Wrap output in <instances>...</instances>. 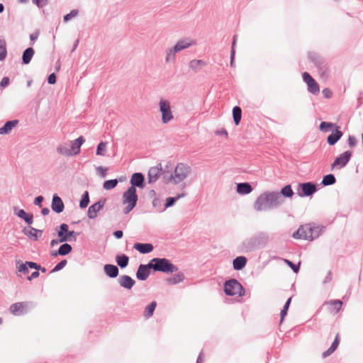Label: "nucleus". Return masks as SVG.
I'll use <instances>...</instances> for the list:
<instances>
[{"label":"nucleus","instance_id":"ddd939ff","mask_svg":"<svg viewBox=\"0 0 363 363\" xmlns=\"http://www.w3.org/2000/svg\"><path fill=\"white\" fill-rule=\"evenodd\" d=\"M105 202V199H100L99 201L90 206L87 211V216L89 218H95L97 216L98 212H99L104 206Z\"/></svg>","mask_w":363,"mask_h":363},{"label":"nucleus","instance_id":"338daca9","mask_svg":"<svg viewBox=\"0 0 363 363\" xmlns=\"http://www.w3.org/2000/svg\"><path fill=\"white\" fill-rule=\"evenodd\" d=\"M332 279H333L332 273L330 271H329L327 276L325 277V278L323 280V284H325L327 283H329L332 280Z\"/></svg>","mask_w":363,"mask_h":363},{"label":"nucleus","instance_id":"3c124183","mask_svg":"<svg viewBox=\"0 0 363 363\" xmlns=\"http://www.w3.org/2000/svg\"><path fill=\"white\" fill-rule=\"evenodd\" d=\"M67 262L66 259L60 261L55 267L52 269L51 272H56L62 269L67 264Z\"/></svg>","mask_w":363,"mask_h":363},{"label":"nucleus","instance_id":"6ab92c4d","mask_svg":"<svg viewBox=\"0 0 363 363\" xmlns=\"http://www.w3.org/2000/svg\"><path fill=\"white\" fill-rule=\"evenodd\" d=\"M85 142V139L83 136H79L74 140L70 142V151L72 154V156L77 155L80 152V147Z\"/></svg>","mask_w":363,"mask_h":363},{"label":"nucleus","instance_id":"4be33fe9","mask_svg":"<svg viewBox=\"0 0 363 363\" xmlns=\"http://www.w3.org/2000/svg\"><path fill=\"white\" fill-rule=\"evenodd\" d=\"M144 176L142 173H134L130 179L131 186L143 188L144 186Z\"/></svg>","mask_w":363,"mask_h":363},{"label":"nucleus","instance_id":"4c0bfd02","mask_svg":"<svg viewBox=\"0 0 363 363\" xmlns=\"http://www.w3.org/2000/svg\"><path fill=\"white\" fill-rule=\"evenodd\" d=\"M325 304L333 306L331 311H334L335 313H338L342 306V302L340 300H330L325 302Z\"/></svg>","mask_w":363,"mask_h":363},{"label":"nucleus","instance_id":"5701e85b","mask_svg":"<svg viewBox=\"0 0 363 363\" xmlns=\"http://www.w3.org/2000/svg\"><path fill=\"white\" fill-rule=\"evenodd\" d=\"M104 273L110 278H116L119 273L117 266L111 264H106L104 267Z\"/></svg>","mask_w":363,"mask_h":363},{"label":"nucleus","instance_id":"423d86ee","mask_svg":"<svg viewBox=\"0 0 363 363\" xmlns=\"http://www.w3.org/2000/svg\"><path fill=\"white\" fill-rule=\"evenodd\" d=\"M224 291L228 296H242L245 294V289L241 284L236 279H232L225 281Z\"/></svg>","mask_w":363,"mask_h":363},{"label":"nucleus","instance_id":"052dcab7","mask_svg":"<svg viewBox=\"0 0 363 363\" xmlns=\"http://www.w3.org/2000/svg\"><path fill=\"white\" fill-rule=\"evenodd\" d=\"M235 45V38H234L233 43V47H232V51H231V62L230 65L231 66H234V57H235V50L234 46Z\"/></svg>","mask_w":363,"mask_h":363},{"label":"nucleus","instance_id":"09e8293b","mask_svg":"<svg viewBox=\"0 0 363 363\" xmlns=\"http://www.w3.org/2000/svg\"><path fill=\"white\" fill-rule=\"evenodd\" d=\"M152 206L155 208V210L158 212H162L164 211V207L162 206V201L159 198H155L152 201Z\"/></svg>","mask_w":363,"mask_h":363},{"label":"nucleus","instance_id":"680f3d73","mask_svg":"<svg viewBox=\"0 0 363 363\" xmlns=\"http://www.w3.org/2000/svg\"><path fill=\"white\" fill-rule=\"evenodd\" d=\"M27 264L30 268L35 269L36 270H39V269H40V265L33 262H27Z\"/></svg>","mask_w":363,"mask_h":363},{"label":"nucleus","instance_id":"f8f14e48","mask_svg":"<svg viewBox=\"0 0 363 363\" xmlns=\"http://www.w3.org/2000/svg\"><path fill=\"white\" fill-rule=\"evenodd\" d=\"M351 156L352 152L348 150L340 155L332 164V169L337 166L340 168L344 167L350 161Z\"/></svg>","mask_w":363,"mask_h":363},{"label":"nucleus","instance_id":"58836bf2","mask_svg":"<svg viewBox=\"0 0 363 363\" xmlns=\"http://www.w3.org/2000/svg\"><path fill=\"white\" fill-rule=\"evenodd\" d=\"M72 250V247L69 244L64 243V244L61 245L60 247H59L58 253L60 255L65 256V255H68L69 252H71Z\"/></svg>","mask_w":363,"mask_h":363},{"label":"nucleus","instance_id":"603ef678","mask_svg":"<svg viewBox=\"0 0 363 363\" xmlns=\"http://www.w3.org/2000/svg\"><path fill=\"white\" fill-rule=\"evenodd\" d=\"M176 52H174V48L172 49L169 50L167 52L166 61L167 62L173 61L174 60Z\"/></svg>","mask_w":363,"mask_h":363},{"label":"nucleus","instance_id":"ea45409f","mask_svg":"<svg viewBox=\"0 0 363 363\" xmlns=\"http://www.w3.org/2000/svg\"><path fill=\"white\" fill-rule=\"evenodd\" d=\"M336 179L332 174H327L323 177L322 184L324 186L333 185L335 183Z\"/></svg>","mask_w":363,"mask_h":363},{"label":"nucleus","instance_id":"f257e3e1","mask_svg":"<svg viewBox=\"0 0 363 363\" xmlns=\"http://www.w3.org/2000/svg\"><path fill=\"white\" fill-rule=\"evenodd\" d=\"M284 201L278 191H264L257 198L253 207L256 211H269L279 207Z\"/></svg>","mask_w":363,"mask_h":363},{"label":"nucleus","instance_id":"c756f323","mask_svg":"<svg viewBox=\"0 0 363 363\" xmlns=\"http://www.w3.org/2000/svg\"><path fill=\"white\" fill-rule=\"evenodd\" d=\"M237 192L239 194H248L252 191L251 185L247 182L239 183L237 184Z\"/></svg>","mask_w":363,"mask_h":363},{"label":"nucleus","instance_id":"2f4dec72","mask_svg":"<svg viewBox=\"0 0 363 363\" xmlns=\"http://www.w3.org/2000/svg\"><path fill=\"white\" fill-rule=\"evenodd\" d=\"M340 343V339H339V335L337 334L333 342L332 343L331 346L323 353V357L325 358L330 355L332 353L334 352V351L337 349L338 345Z\"/></svg>","mask_w":363,"mask_h":363},{"label":"nucleus","instance_id":"72a5a7b5","mask_svg":"<svg viewBox=\"0 0 363 363\" xmlns=\"http://www.w3.org/2000/svg\"><path fill=\"white\" fill-rule=\"evenodd\" d=\"M184 279V275L182 272L175 274L172 277L167 279L169 284H177L182 282Z\"/></svg>","mask_w":363,"mask_h":363},{"label":"nucleus","instance_id":"6e6d98bb","mask_svg":"<svg viewBox=\"0 0 363 363\" xmlns=\"http://www.w3.org/2000/svg\"><path fill=\"white\" fill-rule=\"evenodd\" d=\"M285 262L287 263V264L292 269V270L295 273H297L299 271L300 264H295L292 262H291L288 259H286Z\"/></svg>","mask_w":363,"mask_h":363},{"label":"nucleus","instance_id":"7c9ffc66","mask_svg":"<svg viewBox=\"0 0 363 363\" xmlns=\"http://www.w3.org/2000/svg\"><path fill=\"white\" fill-rule=\"evenodd\" d=\"M116 262L121 269H123L128 265L129 257L124 254L118 255L116 257Z\"/></svg>","mask_w":363,"mask_h":363},{"label":"nucleus","instance_id":"37998d69","mask_svg":"<svg viewBox=\"0 0 363 363\" xmlns=\"http://www.w3.org/2000/svg\"><path fill=\"white\" fill-rule=\"evenodd\" d=\"M89 203V194L87 191H84L82 194V199L79 202V207L81 208H85Z\"/></svg>","mask_w":363,"mask_h":363},{"label":"nucleus","instance_id":"bf43d9fd","mask_svg":"<svg viewBox=\"0 0 363 363\" xmlns=\"http://www.w3.org/2000/svg\"><path fill=\"white\" fill-rule=\"evenodd\" d=\"M357 139L353 135H350L348 138V145L350 147H353L357 145Z\"/></svg>","mask_w":363,"mask_h":363},{"label":"nucleus","instance_id":"20e7f679","mask_svg":"<svg viewBox=\"0 0 363 363\" xmlns=\"http://www.w3.org/2000/svg\"><path fill=\"white\" fill-rule=\"evenodd\" d=\"M123 203L127 204L124 208V213L127 214L133 209L138 201V195L136 194V189L133 186H130L123 195Z\"/></svg>","mask_w":363,"mask_h":363},{"label":"nucleus","instance_id":"e433bc0d","mask_svg":"<svg viewBox=\"0 0 363 363\" xmlns=\"http://www.w3.org/2000/svg\"><path fill=\"white\" fill-rule=\"evenodd\" d=\"M156 306H157L156 301H152V303H150L145 309L144 316L146 318H150L153 315V313L155 310Z\"/></svg>","mask_w":363,"mask_h":363},{"label":"nucleus","instance_id":"bb28decb","mask_svg":"<svg viewBox=\"0 0 363 363\" xmlns=\"http://www.w3.org/2000/svg\"><path fill=\"white\" fill-rule=\"evenodd\" d=\"M134 248L142 254H147L153 250V245L150 243H135Z\"/></svg>","mask_w":363,"mask_h":363},{"label":"nucleus","instance_id":"9d476101","mask_svg":"<svg viewBox=\"0 0 363 363\" xmlns=\"http://www.w3.org/2000/svg\"><path fill=\"white\" fill-rule=\"evenodd\" d=\"M238 247L240 251L244 253L253 252L258 248L253 235L243 240Z\"/></svg>","mask_w":363,"mask_h":363},{"label":"nucleus","instance_id":"c9c22d12","mask_svg":"<svg viewBox=\"0 0 363 363\" xmlns=\"http://www.w3.org/2000/svg\"><path fill=\"white\" fill-rule=\"evenodd\" d=\"M34 55V50L33 48H27L23 54V62L24 64H28Z\"/></svg>","mask_w":363,"mask_h":363},{"label":"nucleus","instance_id":"4468645a","mask_svg":"<svg viewBox=\"0 0 363 363\" xmlns=\"http://www.w3.org/2000/svg\"><path fill=\"white\" fill-rule=\"evenodd\" d=\"M68 228V225L65 223H62L60 225V230L57 232V235L60 242L69 240L70 238L75 234L74 231H69Z\"/></svg>","mask_w":363,"mask_h":363},{"label":"nucleus","instance_id":"aec40b11","mask_svg":"<svg viewBox=\"0 0 363 363\" xmlns=\"http://www.w3.org/2000/svg\"><path fill=\"white\" fill-rule=\"evenodd\" d=\"M23 233L25 235L28 236L30 239L38 240V238L42 235L43 230L30 227L29 228H24L23 229Z\"/></svg>","mask_w":363,"mask_h":363},{"label":"nucleus","instance_id":"b1692460","mask_svg":"<svg viewBox=\"0 0 363 363\" xmlns=\"http://www.w3.org/2000/svg\"><path fill=\"white\" fill-rule=\"evenodd\" d=\"M14 212L17 216L23 219L27 224L30 225L33 223V216L32 214L26 213L23 209L18 210L17 207H14Z\"/></svg>","mask_w":363,"mask_h":363},{"label":"nucleus","instance_id":"c85d7f7f","mask_svg":"<svg viewBox=\"0 0 363 363\" xmlns=\"http://www.w3.org/2000/svg\"><path fill=\"white\" fill-rule=\"evenodd\" d=\"M247 262V259L245 257H243V256L237 257L233 261V266L234 269H235V270L242 269L245 267Z\"/></svg>","mask_w":363,"mask_h":363},{"label":"nucleus","instance_id":"8fccbe9b","mask_svg":"<svg viewBox=\"0 0 363 363\" xmlns=\"http://www.w3.org/2000/svg\"><path fill=\"white\" fill-rule=\"evenodd\" d=\"M336 125L335 123H330V122H322L320 124V130L321 131H324V132H328L330 128H334L335 127L336 128Z\"/></svg>","mask_w":363,"mask_h":363},{"label":"nucleus","instance_id":"473e14b6","mask_svg":"<svg viewBox=\"0 0 363 363\" xmlns=\"http://www.w3.org/2000/svg\"><path fill=\"white\" fill-rule=\"evenodd\" d=\"M56 151L58 154L66 157L72 156L70 148H69L66 144L58 145L56 148Z\"/></svg>","mask_w":363,"mask_h":363},{"label":"nucleus","instance_id":"49530a36","mask_svg":"<svg viewBox=\"0 0 363 363\" xmlns=\"http://www.w3.org/2000/svg\"><path fill=\"white\" fill-rule=\"evenodd\" d=\"M106 147L107 143L101 142L97 146L96 154L97 155L104 156L106 152Z\"/></svg>","mask_w":363,"mask_h":363},{"label":"nucleus","instance_id":"9b49d317","mask_svg":"<svg viewBox=\"0 0 363 363\" xmlns=\"http://www.w3.org/2000/svg\"><path fill=\"white\" fill-rule=\"evenodd\" d=\"M152 268V262H149L147 264H140L136 272V277L138 280L145 281L150 274V269Z\"/></svg>","mask_w":363,"mask_h":363},{"label":"nucleus","instance_id":"a878e982","mask_svg":"<svg viewBox=\"0 0 363 363\" xmlns=\"http://www.w3.org/2000/svg\"><path fill=\"white\" fill-rule=\"evenodd\" d=\"M303 79L311 91H318L319 88L318 84L308 72L303 74Z\"/></svg>","mask_w":363,"mask_h":363},{"label":"nucleus","instance_id":"a18cd8bd","mask_svg":"<svg viewBox=\"0 0 363 363\" xmlns=\"http://www.w3.org/2000/svg\"><path fill=\"white\" fill-rule=\"evenodd\" d=\"M6 43L4 40L0 39V60H4L6 57Z\"/></svg>","mask_w":363,"mask_h":363},{"label":"nucleus","instance_id":"2eb2a0df","mask_svg":"<svg viewBox=\"0 0 363 363\" xmlns=\"http://www.w3.org/2000/svg\"><path fill=\"white\" fill-rule=\"evenodd\" d=\"M162 172V164L160 163L156 167H151L147 174V179L149 183L155 182L161 176Z\"/></svg>","mask_w":363,"mask_h":363},{"label":"nucleus","instance_id":"0eeeda50","mask_svg":"<svg viewBox=\"0 0 363 363\" xmlns=\"http://www.w3.org/2000/svg\"><path fill=\"white\" fill-rule=\"evenodd\" d=\"M297 194L300 197L312 196L317 191L315 184L312 182L301 183L297 187Z\"/></svg>","mask_w":363,"mask_h":363},{"label":"nucleus","instance_id":"774afa93","mask_svg":"<svg viewBox=\"0 0 363 363\" xmlns=\"http://www.w3.org/2000/svg\"><path fill=\"white\" fill-rule=\"evenodd\" d=\"M113 235L117 239H121V238H122V237L123 235V233L122 230H116V231L113 232Z\"/></svg>","mask_w":363,"mask_h":363},{"label":"nucleus","instance_id":"f03ea898","mask_svg":"<svg viewBox=\"0 0 363 363\" xmlns=\"http://www.w3.org/2000/svg\"><path fill=\"white\" fill-rule=\"evenodd\" d=\"M322 230L323 228L308 223L301 225L298 229L293 233L292 237L295 239L313 240L320 235Z\"/></svg>","mask_w":363,"mask_h":363},{"label":"nucleus","instance_id":"c03bdc74","mask_svg":"<svg viewBox=\"0 0 363 363\" xmlns=\"http://www.w3.org/2000/svg\"><path fill=\"white\" fill-rule=\"evenodd\" d=\"M206 63L201 60H191L189 63L190 67L195 71H197V69L199 67L206 66Z\"/></svg>","mask_w":363,"mask_h":363},{"label":"nucleus","instance_id":"864d4df0","mask_svg":"<svg viewBox=\"0 0 363 363\" xmlns=\"http://www.w3.org/2000/svg\"><path fill=\"white\" fill-rule=\"evenodd\" d=\"M177 201L175 197H168L166 200V203L164 206V210L169 207L172 206Z\"/></svg>","mask_w":363,"mask_h":363},{"label":"nucleus","instance_id":"dca6fc26","mask_svg":"<svg viewBox=\"0 0 363 363\" xmlns=\"http://www.w3.org/2000/svg\"><path fill=\"white\" fill-rule=\"evenodd\" d=\"M119 285L128 290H130L135 284V281L128 275H121L118 279Z\"/></svg>","mask_w":363,"mask_h":363},{"label":"nucleus","instance_id":"cd10ccee","mask_svg":"<svg viewBox=\"0 0 363 363\" xmlns=\"http://www.w3.org/2000/svg\"><path fill=\"white\" fill-rule=\"evenodd\" d=\"M18 120H12L7 121L3 127L0 128V135L9 133L12 129L18 124Z\"/></svg>","mask_w":363,"mask_h":363},{"label":"nucleus","instance_id":"7ed1b4c3","mask_svg":"<svg viewBox=\"0 0 363 363\" xmlns=\"http://www.w3.org/2000/svg\"><path fill=\"white\" fill-rule=\"evenodd\" d=\"M150 262H152V269L156 272L173 273L177 272L179 269L176 265L166 258H153Z\"/></svg>","mask_w":363,"mask_h":363},{"label":"nucleus","instance_id":"de8ad7c7","mask_svg":"<svg viewBox=\"0 0 363 363\" xmlns=\"http://www.w3.org/2000/svg\"><path fill=\"white\" fill-rule=\"evenodd\" d=\"M118 184L117 179H110L105 181L103 184V187L106 190H111L116 186Z\"/></svg>","mask_w":363,"mask_h":363},{"label":"nucleus","instance_id":"f3484780","mask_svg":"<svg viewBox=\"0 0 363 363\" xmlns=\"http://www.w3.org/2000/svg\"><path fill=\"white\" fill-rule=\"evenodd\" d=\"M51 208L52 210L57 213H60L64 211V203L61 198L57 194H54L52 196Z\"/></svg>","mask_w":363,"mask_h":363},{"label":"nucleus","instance_id":"e2e57ef3","mask_svg":"<svg viewBox=\"0 0 363 363\" xmlns=\"http://www.w3.org/2000/svg\"><path fill=\"white\" fill-rule=\"evenodd\" d=\"M9 77H4L0 83V86L1 88H5L9 84Z\"/></svg>","mask_w":363,"mask_h":363},{"label":"nucleus","instance_id":"393cba45","mask_svg":"<svg viewBox=\"0 0 363 363\" xmlns=\"http://www.w3.org/2000/svg\"><path fill=\"white\" fill-rule=\"evenodd\" d=\"M338 129L339 126H336L335 132L328 135L327 142L330 145H334L342 136V133Z\"/></svg>","mask_w":363,"mask_h":363},{"label":"nucleus","instance_id":"a211bd4d","mask_svg":"<svg viewBox=\"0 0 363 363\" xmlns=\"http://www.w3.org/2000/svg\"><path fill=\"white\" fill-rule=\"evenodd\" d=\"M196 44V41L191 38L182 39L178 41L174 45V52H179L182 50Z\"/></svg>","mask_w":363,"mask_h":363},{"label":"nucleus","instance_id":"4d7b16f0","mask_svg":"<svg viewBox=\"0 0 363 363\" xmlns=\"http://www.w3.org/2000/svg\"><path fill=\"white\" fill-rule=\"evenodd\" d=\"M28 265L27 264V262H26V263L21 264H20L18 267V271L19 272H23L24 274H28Z\"/></svg>","mask_w":363,"mask_h":363},{"label":"nucleus","instance_id":"39448f33","mask_svg":"<svg viewBox=\"0 0 363 363\" xmlns=\"http://www.w3.org/2000/svg\"><path fill=\"white\" fill-rule=\"evenodd\" d=\"M191 172L189 165L184 163H179L173 172V184H178L184 181Z\"/></svg>","mask_w":363,"mask_h":363},{"label":"nucleus","instance_id":"13d9d810","mask_svg":"<svg viewBox=\"0 0 363 363\" xmlns=\"http://www.w3.org/2000/svg\"><path fill=\"white\" fill-rule=\"evenodd\" d=\"M78 13V11L76 10H72L69 13L65 15L64 16L65 21H68L72 18L75 17Z\"/></svg>","mask_w":363,"mask_h":363},{"label":"nucleus","instance_id":"412c9836","mask_svg":"<svg viewBox=\"0 0 363 363\" xmlns=\"http://www.w3.org/2000/svg\"><path fill=\"white\" fill-rule=\"evenodd\" d=\"M253 236L256 240V244L258 248L265 246L269 240V235L264 232H260Z\"/></svg>","mask_w":363,"mask_h":363},{"label":"nucleus","instance_id":"69168bd1","mask_svg":"<svg viewBox=\"0 0 363 363\" xmlns=\"http://www.w3.org/2000/svg\"><path fill=\"white\" fill-rule=\"evenodd\" d=\"M48 82L49 84H55L56 82V76L54 73L50 74L48 79Z\"/></svg>","mask_w":363,"mask_h":363},{"label":"nucleus","instance_id":"6e6552de","mask_svg":"<svg viewBox=\"0 0 363 363\" xmlns=\"http://www.w3.org/2000/svg\"><path fill=\"white\" fill-rule=\"evenodd\" d=\"M159 105L162 113V121L164 123H167L173 118L170 104L167 100L161 99Z\"/></svg>","mask_w":363,"mask_h":363},{"label":"nucleus","instance_id":"0e129e2a","mask_svg":"<svg viewBox=\"0 0 363 363\" xmlns=\"http://www.w3.org/2000/svg\"><path fill=\"white\" fill-rule=\"evenodd\" d=\"M43 201V197L42 196H37L34 200V204L38 206H41V203Z\"/></svg>","mask_w":363,"mask_h":363},{"label":"nucleus","instance_id":"79ce46f5","mask_svg":"<svg viewBox=\"0 0 363 363\" xmlns=\"http://www.w3.org/2000/svg\"><path fill=\"white\" fill-rule=\"evenodd\" d=\"M279 193L281 194L283 198H291L294 195V191L291 189V185L285 186L284 188L281 189V192Z\"/></svg>","mask_w":363,"mask_h":363},{"label":"nucleus","instance_id":"a19ab883","mask_svg":"<svg viewBox=\"0 0 363 363\" xmlns=\"http://www.w3.org/2000/svg\"><path fill=\"white\" fill-rule=\"evenodd\" d=\"M161 176L162 177L163 182L166 184H168L169 182L173 183V172H170L168 171H166L165 169H162V172L161 174Z\"/></svg>","mask_w":363,"mask_h":363},{"label":"nucleus","instance_id":"5fc2aeb1","mask_svg":"<svg viewBox=\"0 0 363 363\" xmlns=\"http://www.w3.org/2000/svg\"><path fill=\"white\" fill-rule=\"evenodd\" d=\"M107 170L108 169L106 167H104L101 166L96 167V172L98 174L103 178H104L106 176Z\"/></svg>","mask_w":363,"mask_h":363},{"label":"nucleus","instance_id":"1a4fd4ad","mask_svg":"<svg viewBox=\"0 0 363 363\" xmlns=\"http://www.w3.org/2000/svg\"><path fill=\"white\" fill-rule=\"evenodd\" d=\"M29 306H33L31 302H17L10 306L9 311L14 315H21L28 312Z\"/></svg>","mask_w":363,"mask_h":363},{"label":"nucleus","instance_id":"f704fd0d","mask_svg":"<svg viewBox=\"0 0 363 363\" xmlns=\"http://www.w3.org/2000/svg\"><path fill=\"white\" fill-rule=\"evenodd\" d=\"M233 117L235 125H238L242 118V110L239 106H235L233 108Z\"/></svg>","mask_w":363,"mask_h":363}]
</instances>
